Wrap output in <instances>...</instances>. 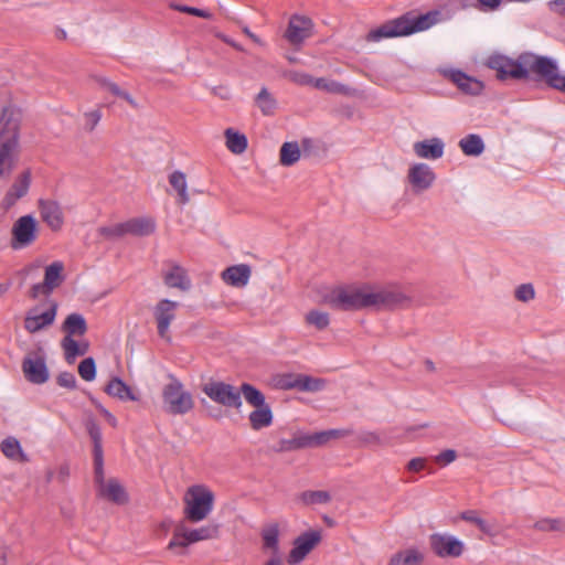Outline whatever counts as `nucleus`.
Masks as SVG:
<instances>
[{
	"label": "nucleus",
	"mask_w": 565,
	"mask_h": 565,
	"mask_svg": "<svg viewBox=\"0 0 565 565\" xmlns=\"http://www.w3.org/2000/svg\"><path fill=\"white\" fill-rule=\"evenodd\" d=\"M486 66L497 72L500 81L512 78L525 81L532 72L537 79L544 81L551 88L565 93V75L558 73V65L550 56L537 55L533 52H522L518 57L494 53L486 61Z\"/></svg>",
	"instance_id": "obj_1"
},
{
	"label": "nucleus",
	"mask_w": 565,
	"mask_h": 565,
	"mask_svg": "<svg viewBox=\"0 0 565 565\" xmlns=\"http://www.w3.org/2000/svg\"><path fill=\"white\" fill-rule=\"evenodd\" d=\"M86 431L93 443L94 481L98 493L108 501L122 505L128 502V494L117 479H109L105 482L103 435L99 425L94 418L85 423Z\"/></svg>",
	"instance_id": "obj_2"
},
{
	"label": "nucleus",
	"mask_w": 565,
	"mask_h": 565,
	"mask_svg": "<svg viewBox=\"0 0 565 565\" xmlns=\"http://www.w3.org/2000/svg\"><path fill=\"white\" fill-rule=\"evenodd\" d=\"M0 179L8 178L18 161L21 113L19 109L3 107L0 115Z\"/></svg>",
	"instance_id": "obj_3"
},
{
	"label": "nucleus",
	"mask_w": 565,
	"mask_h": 565,
	"mask_svg": "<svg viewBox=\"0 0 565 565\" xmlns=\"http://www.w3.org/2000/svg\"><path fill=\"white\" fill-rule=\"evenodd\" d=\"M440 12L428 11L424 14L414 15L407 12L396 19L386 21L379 28L371 30L366 36L367 41L377 42L386 38H398L412 35L425 31L435 25L439 20Z\"/></svg>",
	"instance_id": "obj_4"
},
{
	"label": "nucleus",
	"mask_w": 565,
	"mask_h": 565,
	"mask_svg": "<svg viewBox=\"0 0 565 565\" xmlns=\"http://www.w3.org/2000/svg\"><path fill=\"white\" fill-rule=\"evenodd\" d=\"M374 296L359 288L339 287L323 296V302L335 310L356 311L371 308Z\"/></svg>",
	"instance_id": "obj_5"
},
{
	"label": "nucleus",
	"mask_w": 565,
	"mask_h": 565,
	"mask_svg": "<svg viewBox=\"0 0 565 565\" xmlns=\"http://www.w3.org/2000/svg\"><path fill=\"white\" fill-rule=\"evenodd\" d=\"M163 411L170 415H184L193 409L192 394L184 390L183 384L173 375L162 390Z\"/></svg>",
	"instance_id": "obj_6"
},
{
	"label": "nucleus",
	"mask_w": 565,
	"mask_h": 565,
	"mask_svg": "<svg viewBox=\"0 0 565 565\" xmlns=\"http://www.w3.org/2000/svg\"><path fill=\"white\" fill-rule=\"evenodd\" d=\"M214 494L205 486H192L185 497L184 513L189 521L204 520L213 509Z\"/></svg>",
	"instance_id": "obj_7"
},
{
	"label": "nucleus",
	"mask_w": 565,
	"mask_h": 565,
	"mask_svg": "<svg viewBox=\"0 0 565 565\" xmlns=\"http://www.w3.org/2000/svg\"><path fill=\"white\" fill-rule=\"evenodd\" d=\"M202 392L213 402L238 409L242 406L239 388L222 381H211L202 386Z\"/></svg>",
	"instance_id": "obj_8"
},
{
	"label": "nucleus",
	"mask_w": 565,
	"mask_h": 565,
	"mask_svg": "<svg viewBox=\"0 0 565 565\" xmlns=\"http://www.w3.org/2000/svg\"><path fill=\"white\" fill-rule=\"evenodd\" d=\"M36 221L32 215L21 216L12 227L11 246L14 249L31 245L36 238Z\"/></svg>",
	"instance_id": "obj_9"
},
{
	"label": "nucleus",
	"mask_w": 565,
	"mask_h": 565,
	"mask_svg": "<svg viewBox=\"0 0 565 565\" xmlns=\"http://www.w3.org/2000/svg\"><path fill=\"white\" fill-rule=\"evenodd\" d=\"M321 532H302L292 542V548L289 552L287 562L290 565L301 563L306 556L321 542Z\"/></svg>",
	"instance_id": "obj_10"
},
{
	"label": "nucleus",
	"mask_w": 565,
	"mask_h": 565,
	"mask_svg": "<svg viewBox=\"0 0 565 565\" xmlns=\"http://www.w3.org/2000/svg\"><path fill=\"white\" fill-rule=\"evenodd\" d=\"M371 296H374L372 307L377 310L404 308L411 302V298L398 288L381 289L379 291L371 292Z\"/></svg>",
	"instance_id": "obj_11"
},
{
	"label": "nucleus",
	"mask_w": 565,
	"mask_h": 565,
	"mask_svg": "<svg viewBox=\"0 0 565 565\" xmlns=\"http://www.w3.org/2000/svg\"><path fill=\"white\" fill-rule=\"evenodd\" d=\"M441 74L445 78L454 83L458 89L466 95L479 96L483 92L484 85L481 81L468 75L460 70H443Z\"/></svg>",
	"instance_id": "obj_12"
},
{
	"label": "nucleus",
	"mask_w": 565,
	"mask_h": 565,
	"mask_svg": "<svg viewBox=\"0 0 565 565\" xmlns=\"http://www.w3.org/2000/svg\"><path fill=\"white\" fill-rule=\"evenodd\" d=\"M22 372L24 377L32 384H44L49 381L50 373L44 355H26L22 360Z\"/></svg>",
	"instance_id": "obj_13"
},
{
	"label": "nucleus",
	"mask_w": 565,
	"mask_h": 565,
	"mask_svg": "<svg viewBox=\"0 0 565 565\" xmlns=\"http://www.w3.org/2000/svg\"><path fill=\"white\" fill-rule=\"evenodd\" d=\"M57 312V303L52 302L51 307L44 312L39 311V307L31 308L24 318V329L30 333H36L46 327L53 324Z\"/></svg>",
	"instance_id": "obj_14"
},
{
	"label": "nucleus",
	"mask_w": 565,
	"mask_h": 565,
	"mask_svg": "<svg viewBox=\"0 0 565 565\" xmlns=\"http://www.w3.org/2000/svg\"><path fill=\"white\" fill-rule=\"evenodd\" d=\"M179 307L177 301L161 299L153 309V316L157 322L158 334L162 339L169 340V327L175 318V309Z\"/></svg>",
	"instance_id": "obj_15"
},
{
	"label": "nucleus",
	"mask_w": 565,
	"mask_h": 565,
	"mask_svg": "<svg viewBox=\"0 0 565 565\" xmlns=\"http://www.w3.org/2000/svg\"><path fill=\"white\" fill-rule=\"evenodd\" d=\"M433 551L440 557H458L462 554L463 544L460 540L434 533L430 536Z\"/></svg>",
	"instance_id": "obj_16"
},
{
	"label": "nucleus",
	"mask_w": 565,
	"mask_h": 565,
	"mask_svg": "<svg viewBox=\"0 0 565 565\" xmlns=\"http://www.w3.org/2000/svg\"><path fill=\"white\" fill-rule=\"evenodd\" d=\"M407 179L415 192H423L434 184L436 174L428 164L415 163L409 168Z\"/></svg>",
	"instance_id": "obj_17"
},
{
	"label": "nucleus",
	"mask_w": 565,
	"mask_h": 565,
	"mask_svg": "<svg viewBox=\"0 0 565 565\" xmlns=\"http://www.w3.org/2000/svg\"><path fill=\"white\" fill-rule=\"evenodd\" d=\"M214 532H174L168 548L177 554H184L185 548L199 541L215 539Z\"/></svg>",
	"instance_id": "obj_18"
},
{
	"label": "nucleus",
	"mask_w": 565,
	"mask_h": 565,
	"mask_svg": "<svg viewBox=\"0 0 565 565\" xmlns=\"http://www.w3.org/2000/svg\"><path fill=\"white\" fill-rule=\"evenodd\" d=\"M40 215L51 230L58 231L63 225V212L56 201L40 200L39 201Z\"/></svg>",
	"instance_id": "obj_19"
},
{
	"label": "nucleus",
	"mask_w": 565,
	"mask_h": 565,
	"mask_svg": "<svg viewBox=\"0 0 565 565\" xmlns=\"http://www.w3.org/2000/svg\"><path fill=\"white\" fill-rule=\"evenodd\" d=\"M104 392L110 397L121 402H138L140 399V395L118 376H114L109 380L104 387Z\"/></svg>",
	"instance_id": "obj_20"
},
{
	"label": "nucleus",
	"mask_w": 565,
	"mask_h": 565,
	"mask_svg": "<svg viewBox=\"0 0 565 565\" xmlns=\"http://www.w3.org/2000/svg\"><path fill=\"white\" fill-rule=\"evenodd\" d=\"M31 184V172L25 170L14 181L3 198V204L10 207L15 204L18 200L26 195Z\"/></svg>",
	"instance_id": "obj_21"
},
{
	"label": "nucleus",
	"mask_w": 565,
	"mask_h": 565,
	"mask_svg": "<svg viewBox=\"0 0 565 565\" xmlns=\"http://www.w3.org/2000/svg\"><path fill=\"white\" fill-rule=\"evenodd\" d=\"M250 267L246 264L233 265L222 271V279L230 286L244 287L250 278Z\"/></svg>",
	"instance_id": "obj_22"
},
{
	"label": "nucleus",
	"mask_w": 565,
	"mask_h": 565,
	"mask_svg": "<svg viewBox=\"0 0 565 565\" xmlns=\"http://www.w3.org/2000/svg\"><path fill=\"white\" fill-rule=\"evenodd\" d=\"M444 142L439 138L425 139L414 143V152L417 157L436 160L444 154Z\"/></svg>",
	"instance_id": "obj_23"
},
{
	"label": "nucleus",
	"mask_w": 565,
	"mask_h": 565,
	"mask_svg": "<svg viewBox=\"0 0 565 565\" xmlns=\"http://www.w3.org/2000/svg\"><path fill=\"white\" fill-rule=\"evenodd\" d=\"M310 20L294 15L286 30V38L291 44H299L309 36Z\"/></svg>",
	"instance_id": "obj_24"
},
{
	"label": "nucleus",
	"mask_w": 565,
	"mask_h": 565,
	"mask_svg": "<svg viewBox=\"0 0 565 565\" xmlns=\"http://www.w3.org/2000/svg\"><path fill=\"white\" fill-rule=\"evenodd\" d=\"M61 329L65 337L74 338L84 335L88 330V326L83 315L73 312L65 318Z\"/></svg>",
	"instance_id": "obj_25"
},
{
	"label": "nucleus",
	"mask_w": 565,
	"mask_h": 565,
	"mask_svg": "<svg viewBox=\"0 0 565 565\" xmlns=\"http://www.w3.org/2000/svg\"><path fill=\"white\" fill-rule=\"evenodd\" d=\"M164 284L170 288H179L181 290H189L191 287L186 271L179 265H174L172 269L164 275Z\"/></svg>",
	"instance_id": "obj_26"
},
{
	"label": "nucleus",
	"mask_w": 565,
	"mask_h": 565,
	"mask_svg": "<svg viewBox=\"0 0 565 565\" xmlns=\"http://www.w3.org/2000/svg\"><path fill=\"white\" fill-rule=\"evenodd\" d=\"M273 418V412L268 404H265V406L255 407V409L250 412L248 416L250 427L254 430H260L262 428L270 426Z\"/></svg>",
	"instance_id": "obj_27"
},
{
	"label": "nucleus",
	"mask_w": 565,
	"mask_h": 565,
	"mask_svg": "<svg viewBox=\"0 0 565 565\" xmlns=\"http://www.w3.org/2000/svg\"><path fill=\"white\" fill-rule=\"evenodd\" d=\"M127 233L135 236H148L156 230L154 222L149 217H134L126 221Z\"/></svg>",
	"instance_id": "obj_28"
},
{
	"label": "nucleus",
	"mask_w": 565,
	"mask_h": 565,
	"mask_svg": "<svg viewBox=\"0 0 565 565\" xmlns=\"http://www.w3.org/2000/svg\"><path fill=\"white\" fill-rule=\"evenodd\" d=\"M67 363H73L77 356H83L88 351V343H78L74 338L64 337L61 341Z\"/></svg>",
	"instance_id": "obj_29"
},
{
	"label": "nucleus",
	"mask_w": 565,
	"mask_h": 565,
	"mask_svg": "<svg viewBox=\"0 0 565 565\" xmlns=\"http://www.w3.org/2000/svg\"><path fill=\"white\" fill-rule=\"evenodd\" d=\"M424 554L417 548H406L392 555L388 565H420Z\"/></svg>",
	"instance_id": "obj_30"
},
{
	"label": "nucleus",
	"mask_w": 565,
	"mask_h": 565,
	"mask_svg": "<svg viewBox=\"0 0 565 565\" xmlns=\"http://www.w3.org/2000/svg\"><path fill=\"white\" fill-rule=\"evenodd\" d=\"M303 448H311L309 434L296 436L291 439H280L277 445L273 446L275 452L292 451Z\"/></svg>",
	"instance_id": "obj_31"
},
{
	"label": "nucleus",
	"mask_w": 565,
	"mask_h": 565,
	"mask_svg": "<svg viewBox=\"0 0 565 565\" xmlns=\"http://www.w3.org/2000/svg\"><path fill=\"white\" fill-rule=\"evenodd\" d=\"M461 151L469 157H478L484 151L483 139L477 134H469L459 141Z\"/></svg>",
	"instance_id": "obj_32"
},
{
	"label": "nucleus",
	"mask_w": 565,
	"mask_h": 565,
	"mask_svg": "<svg viewBox=\"0 0 565 565\" xmlns=\"http://www.w3.org/2000/svg\"><path fill=\"white\" fill-rule=\"evenodd\" d=\"M352 429H328L309 434L311 447L322 446L331 439L343 438L352 435Z\"/></svg>",
	"instance_id": "obj_33"
},
{
	"label": "nucleus",
	"mask_w": 565,
	"mask_h": 565,
	"mask_svg": "<svg viewBox=\"0 0 565 565\" xmlns=\"http://www.w3.org/2000/svg\"><path fill=\"white\" fill-rule=\"evenodd\" d=\"M224 135L226 138V147L231 152L241 154L247 149L248 141L244 134H241L233 128H227Z\"/></svg>",
	"instance_id": "obj_34"
},
{
	"label": "nucleus",
	"mask_w": 565,
	"mask_h": 565,
	"mask_svg": "<svg viewBox=\"0 0 565 565\" xmlns=\"http://www.w3.org/2000/svg\"><path fill=\"white\" fill-rule=\"evenodd\" d=\"M300 159V147L297 141L284 142L279 151V161L284 167H291Z\"/></svg>",
	"instance_id": "obj_35"
},
{
	"label": "nucleus",
	"mask_w": 565,
	"mask_h": 565,
	"mask_svg": "<svg viewBox=\"0 0 565 565\" xmlns=\"http://www.w3.org/2000/svg\"><path fill=\"white\" fill-rule=\"evenodd\" d=\"M63 269L64 266L61 262H54L46 266L43 280L45 282V287L51 288L52 290L58 287L64 280Z\"/></svg>",
	"instance_id": "obj_36"
},
{
	"label": "nucleus",
	"mask_w": 565,
	"mask_h": 565,
	"mask_svg": "<svg viewBox=\"0 0 565 565\" xmlns=\"http://www.w3.org/2000/svg\"><path fill=\"white\" fill-rule=\"evenodd\" d=\"M241 396L253 407L265 406V395L256 386L249 383H243L239 387Z\"/></svg>",
	"instance_id": "obj_37"
},
{
	"label": "nucleus",
	"mask_w": 565,
	"mask_h": 565,
	"mask_svg": "<svg viewBox=\"0 0 565 565\" xmlns=\"http://www.w3.org/2000/svg\"><path fill=\"white\" fill-rule=\"evenodd\" d=\"M262 551L270 558L282 557L279 547V532H263Z\"/></svg>",
	"instance_id": "obj_38"
},
{
	"label": "nucleus",
	"mask_w": 565,
	"mask_h": 565,
	"mask_svg": "<svg viewBox=\"0 0 565 565\" xmlns=\"http://www.w3.org/2000/svg\"><path fill=\"white\" fill-rule=\"evenodd\" d=\"M169 183L178 192L179 203L183 205L186 204L190 198L186 192L185 174L181 171H173L169 175Z\"/></svg>",
	"instance_id": "obj_39"
},
{
	"label": "nucleus",
	"mask_w": 565,
	"mask_h": 565,
	"mask_svg": "<svg viewBox=\"0 0 565 565\" xmlns=\"http://www.w3.org/2000/svg\"><path fill=\"white\" fill-rule=\"evenodd\" d=\"M0 449L2 454L11 459L17 460L21 458V460H25V455L23 454L20 441L15 437H7L1 441Z\"/></svg>",
	"instance_id": "obj_40"
},
{
	"label": "nucleus",
	"mask_w": 565,
	"mask_h": 565,
	"mask_svg": "<svg viewBox=\"0 0 565 565\" xmlns=\"http://www.w3.org/2000/svg\"><path fill=\"white\" fill-rule=\"evenodd\" d=\"M255 103L264 116H271L277 107L276 99L266 87H263L255 98Z\"/></svg>",
	"instance_id": "obj_41"
},
{
	"label": "nucleus",
	"mask_w": 565,
	"mask_h": 565,
	"mask_svg": "<svg viewBox=\"0 0 565 565\" xmlns=\"http://www.w3.org/2000/svg\"><path fill=\"white\" fill-rule=\"evenodd\" d=\"M95 81L99 84L100 87L107 89L114 96L119 97V98L126 100L131 106H136V102L131 97V95L128 92L122 90L116 83H114V82H111L108 78L103 77V76H95Z\"/></svg>",
	"instance_id": "obj_42"
},
{
	"label": "nucleus",
	"mask_w": 565,
	"mask_h": 565,
	"mask_svg": "<svg viewBox=\"0 0 565 565\" xmlns=\"http://www.w3.org/2000/svg\"><path fill=\"white\" fill-rule=\"evenodd\" d=\"M326 386V380L312 377L310 375L298 374V391L301 392H319Z\"/></svg>",
	"instance_id": "obj_43"
},
{
	"label": "nucleus",
	"mask_w": 565,
	"mask_h": 565,
	"mask_svg": "<svg viewBox=\"0 0 565 565\" xmlns=\"http://www.w3.org/2000/svg\"><path fill=\"white\" fill-rule=\"evenodd\" d=\"M300 500L306 505L326 504L331 500V495L328 491L316 490V491H303L300 494Z\"/></svg>",
	"instance_id": "obj_44"
},
{
	"label": "nucleus",
	"mask_w": 565,
	"mask_h": 565,
	"mask_svg": "<svg viewBox=\"0 0 565 565\" xmlns=\"http://www.w3.org/2000/svg\"><path fill=\"white\" fill-rule=\"evenodd\" d=\"M458 520H463L468 524L472 526H477L479 530H490L491 525L483 519L478 515V512L475 510H468L461 512L458 516L454 519V525H457Z\"/></svg>",
	"instance_id": "obj_45"
},
{
	"label": "nucleus",
	"mask_w": 565,
	"mask_h": 565,
	"mask_svg": "<svg viewBox=\"0 0 565 565\" xmlns=\"http://www.w3.org/2000/svg\"><path fill=\"white\" fill-rule=\"evenodd\" d=\"M99 236L108 241H115L127 235L126 222L117 223L109 226H100L97 230Z\"/></svg>",
	"instance_id": "obj_46"
},
{
	"label": "nucleus",
	"mask_w": 565,
	"mask_h": 565,
	"mask_svg": "<svg viewBox=\"0 0 565 565\" xmlns=\"http://www.w3.org/2000/svg\"><path fill=\"white\" fill-rule=\"evenodd\" d=\"M305 320L308 324L313 326L317 330H324L330 324V316L328 312L319 310H310Z\"/></svg>",
	"instance_id": "obj_47"
},
{
	"label": "nucleus",
	"mask_w": 565,
	"mask_h": 565,
	"mask_svg": "<svg viewBox=\"0 0 565 565\" xmlns=\"http://www.w3.org/2000/svg\"><path fill=\"white\" fill-rule=\"evenodd\" d=\"M315 88L329 93L348 94L349 87L335 81H328L323 77L316 78Z\"/></svg>",
	"instance_id": "obj_48"
},
{
	"label": "nucleus",
	"mask_w": 565,
	"mask_h": 565,
	"mask_svg": "<svg viewBox=\"0 0 565 565\" xmlns=\"http://www.w3.org/2000/svg\"><path fill=\"white\" fill-rule=\"evenodd\" d=\"M79 376L87 382L94 381L96 377V363L92 356L85 358L78 364Z\"/></svg>",
	"instance_id": "obj_49"
},
{
	"label": "nucleus",
	"mask_w": 565,
	"mask_h": 565,
	"mask_svg": "<svg viewBox=\"0 0 565 565\" xmlns=\"http://www.w3.org/2000/svg\"><path fill=\"white\" fill-rule=\"evenodd\" d=\"M386 437L377 431L362 430L358 435V440L364 446H380L385 444Z\"/></svg>",
	"instance_id": "obj_50"
},
{
	"label": "nucleus",
	"mask_w": 565,
	"mask_h": 565,
	"mask_svg": "<svg viewBox=\"0 0 565 565\" xmlns=\"http://www.w3.org/2000/svg\"><path fill=\"white\" fill-rule=\"evenodd\" d=\"M170 7L175 11H179L182 13H188L190 15L202 18V19H211V17H212L211 12L200 9V8H195V7H189L185 4H174V3H171Z\"/></svg>",
	"instance_id": "obj_51"
},
{
	"label": "nucleus",
	"mask_w": 565,
	"mask_h": 565,
	"mask_svg": "<svg viewBox=\"0 0 565 565\" xmlns=\"http://www.w3.org/2000/svg\"><path fill=\"white\" fill-rule=\"evenodd\" d=\"M565 526L562 519H542L534 523L533 529L541 530H561Z\"/></svg>",
	"instance_id": "obj_52"
},
{
	"label": "nucleus",
	"mask_w": 565,
	"mask_h": 565,
	"mask_svg": "<svg viewBox=\"0 0 565 565\" xmlns=\"http://www.w3.org/2000/svg\"><path fill=\"white\" fill-rule=\"evenodd\" d=\"M277 386L281 390H297L298 374L286 373L278 377Z\"/></svg>",
	"instance_id": "obj_53"
},
{
	"label": "nucleus",
	"mask_w": 565,
	"mask_h": 565,
	"mask_svg": "<svg viewBox=\"0 0 565 565\" xmlns=\"http://www.w3.org/2000/svg\"><path fill=\"white\" fill-rule=\"evenodd\" d=\"M535 291L531 284H522L515 289V298L526 302L534 298Z\"/></svg>",
	"instance_id": "obj_54"
},
{
	"label": "nucleus",
	"mask_w": 565,
	"mask_h": 565,
	"mask_svg": "<svg viewBox=\"0 0 565 565\" xmlns=\"http://www.w3.org/2000/svg\"><path fill=\"white\" fill-rule=\"evenodd\" d=\"M56 383L61 387H65V388H68V390L76 388V377H75V375L73 373L67 372V371L61 372L57 375Z\"/></svg>",
	"instance_id": "obj_55"
},
{
	"label": "nucleus",
	"mask_w": 565,
	"mask_h": 565,
	"mask_svg": "<svg viewBox=\"0 0 565 565\" xmlns=\"http://www.w3.org/2000/svg\"><path fill=\"white\" fill-rule=\"evenodd\" d=\"M290 78L294 83L301 85V86H313L315 87V81L316 78L312 77L310 74L305 72H294L290 75Z\"/></svg>",
	"instance_id": "obj_56"
},
{
	"label": "nucleus",
	"mask_w": 565,
	"mask_h": 565,
	"mask_svg": "<svg viewBox=\"0 0 565 565\" xmlns=\"http://www.w3.org/2000/svg\"><path fill=\"white\" fill-rule=\"evenodd\" d=\"M84 116H85V129L88 131H93L102 118V113H100V110L96 109V110L85 113Z\"/></svg>",
	"instance_id": "obj_57"
},
{
	"label": "nucleus",
	"mask_w": 565,
	"mask_h": 565,
	"mask_svg": "<svg viewBox=\"0 0 565 565\" xmlns=\"http://www.w3.org/2000/svg\"><path fill=\"white\" fill-rule=\"evenodd\" d=\"M501 3L502 0H477L475 8L482 12H492L498 10Z\"/></svg>",
	"instance_id": "obj_58"
},
{
	"label": "nucleus",
	"mask_w": 565,
	"mask_h": 565,
	"mask_svg": "<svg viewBox=\"0 0 565 565\" xmlns=\"http://www.w3.org/2000/svg\"><path fill=\"white\" fill-rule=\"evenodd\" d=\"M456 458H457L456 450L446 449V450L441 451L438 456H436L435 461L437 463L448 465V463L452 462L454 460H456Z\"/></svg>",
	"instance_id": "obj_59"
},
{
	"label": "nucleus",
	"mask_w": 565,
	"mask_h": 565,
	"mask_svg": "<svg viewBox=\"0 0 565 565\" xmlns=\"http://www.w3.org/2000/svg\"><path fill=\"white\" fill-rule=\"evenodd\" d=\"M426 459L422 457L411 459L406 466L407 470L412 472H419L426 469Z\"/></svg>",
	"instance_id": "obj_60"
},
{
	"label": "nucleus",
	"mask_w": 565,
	"mask_h": 565,
	"mask_svg": "<svg viewBox=\"0 0 565 565\" xmlns=\"http://www.w3.org/2000/svg\"><path fill=\"white\" fill-rule=\"evenodd\" d=\"M53 290L45 287V282L35 284L30 289V297L36 299L40 295L49 296Z\"/></svg>",
	"instance_id": "obj_61"
},
{
	"label": "nucleus",
	"mask_w": 565,
	"mask_h": 565,
	"mask_svg": "<svg viewBox=\"0 0 565 565\" xmlns=\"http://www.w3.org/2000/svg\"><path fill=\"white\" fill-rule=\"evenodd\" d=\"M547 7L550 11L565 17V0H552Z\"/></svg>",
	"instance_id": "obj_62"
},
{
	"label": "nucleus",
	"mask_w": 565,
	"mask_h": 565,
	"mask_svg": "<svg viewBox=\"0 0 565 565\" xmlns=\"http://www.w3.org/2000/svg\"><path fill=\"white\" fill-rule=\"evenodd\" d=\"M99 413L104 416V418L107 420V423L113 426V427H116L117 426V419L116 417L108 411L106 409L105 407L102 408L99 411Z\"/></svg>",
	"instance_id": "obj_63"
},
{
	"label": "nucleus",
	"mask_w": 565,
	"mask_h": 565,
	"mask_svg": "<svg viewBox=\"0 0 565 565\" xmlns=\"http://www.w3.org/2000/svg\"><path fill=\"white\" fill-rule=\"evenodd\" d=\"M213 94L221 97L222 99L230 98V92L225 86H217L213 88Z\"/></svg>",
	"instance_id": "obj_64"
}]
</instances>
